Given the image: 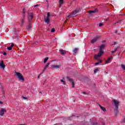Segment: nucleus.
<instances>
[{"label": "nucleus", "instance_id": "obj_16", "mask_svg": "<svg viewBox=\"0 0 125 125\" xmlns=\"http://www.w3.org/2000/svg\"><path fill=\"white\" fill-rule=\"evenodd\" d=\"M59 51L62 55H64V54H66V51L64 50H59Z\"/></svg>", "mask_w": 125, "mask_h": 125}, {"label": "nucleus", "instance_id": "obj_26", "mask_svg": "<svg viewBox=\"0 0 125 125\" xmlns=\"http://www.w3.org/2000/svg\"><path fill=\"white\" fill-rule=\"evenodd\" d=\"M122 21H117V22H115L113 24L112 26H115V25H116V24H117V23H120V22Z\"/></svg>", "mask_w": 125, "mask_h": 125}, {"label": "nucleus", "instance_id": "obj_3", "mask_svg": "<svg viewBox=\"0 0 125 125\" xmlns=\"http://www.w3.org/2000/svg\"><path fill=\"white\" fill-rule=\"evenodd\" d=\"M79 11H80V9H76L75 11H73L71 14L69 15L68 16V18H71V17H74L75 15L78 14Z\"/></svg>", "mask_w": 125, "mask_h": 125}, {"label": "nucleus", "instance_id": "obj_1", "mask_svg": "<svg viewBox=\"0 0 125 125\" xmlns=\"http://www.w3.org/2000/svg\"><path fill=\"white\" fill-rule=\"evenodd\" d=\"M113 106H115V113L117 115L118 113H119V104H120V103L119 101H116L115 100H113Z\"/></svg>", "mask_w": 125, "mask_h": 125}, {"label": "nucleus", "instance_id": "obj_20", "mask_svg": "<svg viewBox=\"0 0 125 125\" xmlns=\"http://www.w3.org/2000/svg\"><path fill=\"white\" fill-rule=\"evenodd\" d=\"M49 64H50V63H47L46 64V65H45L44 68V70H43V72H44V71L45 70V69L48 67V65H49Z\"/></svg>", "mask_w": 125, "mask_h": 125}, {"label": "nucleus", "instance_id": "obj_17", "mask_svg": "<svg viewBox=\"0 0 125 125\" xmlns=\"http://www.w3.org/2000/svg\"><path fill=\"white\" fill-rule=\"evenodd\" d=\"M104 47L105 44H102L100 47V50H104Z\"/></svg>", "mask_w": 125, "mask_h": 125}, {"label": "nucleus", "instance_id": "obj_41", "mask_svg": "<svg viewBox=\"0 0 125 125\" xmlns=\"http://www.w3.org/2000/svg\"><path fill=\"white\" fill-rule=\"evenodd\" d=\"M105 21H108V20L106 19V20H105Z\"/></svg>", "mask_w": 125, "mask_h": 125}, {"label": "nucleus", "instance_id": "obj_15", "mask_svg": "<svg viewBox=\"0 0 125 125\" xmlns=\"http://www.w3.org/2000/svg\"><path fill=\"white\" fill-rule=\"evenodd\" d=\"M78 50H79V48H74V50H73V54L76 55V54H77V53L78 52Z\"/></svg>", "mask_w": 125, "mask_h": 125}, {"label": "nucleus", "instance_id": "obj_14", "mask_svg": "<svg viewBox=\"0 0 125 125\" xmlns=\"http://www.w3.org/2000/svg\"><path fill=\"white\" fill-rule=\"evenodd\" d=\"M97 11H98V10H97V9H95L94 10H91V11H89V14H92L93 13H95V12H97Z\"/></svg>", "mask_w": 125, "mask_h": 125}, {"label": "nucleus", "instance_id": "obj_40", "mask_svg": "<svg viewBox=\"0 0 125 125\" xmlns=\"http://www.w3.org/2000/svg\"><path fill=\"white\" fill-rule=\"evenodd\" d=\"M67 22V21H65L64 23H66Z\"/></svg>", "mask_w": 125, "mask_h": 125}, {"label": "nucleus", "instance_id": "obj_27", "mask_svg": "<svg viewBox=\"0 0 125 125\" xmlns=\"http://www.w3.org/2000/svg\"><path fill=\"white\" fill-rule=\"evenodd\" d=\"M121 67H122V69H123V70H125V65H124V64H121Z\"/></svg>", "mask_w": 125, "mask_h": 125}, {"label": "nucleus", "instance_id": "obj_32", "mask_svg": "<svg viewBox=\"0 0 125 125\" xmlns=\"http://www.w3.org/2000/svg\"><path fill=\"white\" fill-rule=\"evenodd\" d=\"M39 5H39V4L35 5L34 6V7H38V6H39Z\"/></svg>", "mask_w": 125, "mask_h": 125}, {"label": "nucleus", "instance_id": "obj_18", "mask_svg": "<svg viewBox=\"0 0 125 125\" xmlns=\"http://www.w3.org/2000/svg\"><path fill=\"white\" fill-rule=\"evenodd\" d=\"M99 105L100 106L101 109L102 110V111H104V112H106V108L102 106H101V105L99 104Z\"/></svg>", "mask_w": 125, "mask_h": 125}, {"label": "nucleus", "instance_id": "obj_28", "mask_svg": "<svg viewBox=\"0 0 125 125\" xmlns=\"http://www.w3.org/2000/svg\"><path fill=\"white\" fill-rule=\"evenodd\" d=\"M51 33H54L55 32V29L52 28L51 30Z\"/></svg>", "mask_w": 125, "mask_h": 125}, {"label": "nucleus", "instance_id": "obj_5", "mask_svg": "<svg viewBox=\"0 0 125 125\" xmlns=\"http://www.w3.org/2000/svg\"><path fill=\"white\" fill-rule=\"evenodd\" d=\"M26 12H25V8H23V11L22 12V18L21 20V26H23L24 25V19H25V13Z\"/></svg>", "mask_w": 125, "mask_h": 125}, {"label": "nucleus", "instance_id": "obj_33", "mask_svg": "<svg viewBox=\"0 0 125 125\" xmlns=\"http://www.w3.org/2000/svg\"><path fill=\"white\" fill-rule=\"evenodd\" d=\"M14 46V45L13 44V43H12L10 47L12 48Z\"/></svg>", "mask_w": 125, "mask_h": 125}, {"label": "nucleus", "instance_id": "obj_38", "mask_svg": "<svg viewBox=\"0 0 125 125\" xmlns=\"http://www.w3.org/2000/svg\"><path fill=\"white\" fill-rule=\"evenodd\" d=\"M114 33H118V30H116Z\"/></svg>", "mask_w": 125, "mask_h": 125}, {"label": "nucleus", "instance_id": "obj_39", "mask_svg": "<svg viewBox=\"0 0 125 125\" xmlns=\"http://www.w3.org/2000/svg\"><path fill=\"white\" fill-rule=\"evenodd\" d=\"M83 94H85V92H83Z\"/></svg>", "mask_w": 125, "mask_h": 125}, {"label": "nucleus", "instance_id": "obj_11", "mask_svg": "<svg viewBox=\"0 0 125 125\" xmlns=\"http://www.w3.org/2000/svg\"><path fill=\"white\" fill-rule=\"evenodd\" d=\"M0 67H1L3 70H4V68H5V64L3 63V61H2L1 62H0Z\"/></svg>", "mask_w": 125, "mask_h": 125}, {"label": "nucleus", "instance_id": "obj_42", "mask_svg": "<svg viewBox=\"0 0 125 125\" xmlns=\"http://www.w3.org/2000/svg\"><path fill=\"white\" fill-rule=\"evenodd\" d=\"M114 44H116V42H114Z\"/></svg>", "mask_w": 125, "mask_h": 125}, {"label": "nucleus", "instance_id": "obj_45", "mask_svg": "<svg viewBox=\"0 0 125 125\" xmlns=\"http://www.w3.org/2000/svg\"><path fill=\"white\" fill-rule=\"evenodd\" d=\"M104 42H105V41H104Z\"/></svg>", "mask_w": 125, "mask_h": 125}, {"label": "nucleus", "instance_id": "obj_13", "mask_svg": "<svg viewBox=\"0 0 125 125\" xmlns=\"http://www.w3.org/2000/svg\"><path fill=\"white\" fill-rule=\"evenodd\" d=\"M34 16V15L32 13H31L29 16H28V20L29 21H30V20H32V19H33V17Z\"/></svg>", "mask_w": 125, "mask_h": 125}, {"label": "nucleus", "instance_id": "obj_29", "mask_svg": "<svg viewBox=\"0 0 125 125\" xmlns=\"http://www.w3.org/2000/svg\"><path fill=\"white\" fill-rule=\"evenodd\" d=\"M116 51H117V48H115L114 51H112L111 52L112 54H113V53H115V52H116Z\"/></svg>", "mask_w": 125, "mask_h": 125}, {"label": "nucleus", "instance_id": "obj_4", "mask_svg": "<svg viewBox=\"0 0 125 125\" xmlns=\"http://www.w3.org/2000/svg\"><path fill=\"white\" fill-rule=\"evenodd\" d=\"M16 77H17L18 79L20 80V81H22V82H24V78L23 77V76L22 74L19 72H16Z\"/></svg>", "mask_w": 125, "mask_h": 125}, {"label": "nucleus", "instance_id": "obj_43", "mask_svg": "<svg viewBox=\"0 0 125 125\" xmlns=\"http://www.w3.org/2000/svg\"><path fill=\"white\" fill-rule=\"evenodd\" d=\"M38 78H40V75H39V76H38Z\"/></svg>", "mask_w": 125, "mask_h": 125}, {"label": "nucleus", "instance_id": "obj_2", "mask_svg": "<svg viewBox=\"0 0 125 125\" xmlns=\"http://www.w3.org/2000/svg\"><path fill=\"white\" fill-rule=\"evenodd\" d=\"M45 23H46V24H49L50 23V13L48 12L47 14V17L46 18H45Z\"/></svg>", "mask_w": 125, "mask_h": 125}, {"label": "nucleus", "instance_id": "obj_30", "mask_svg": "<svg viewBox=\"0 0 125 125\" xmlns=\"http://www.w3.org/2000/svg\"><path fill=\"white\" fill-rule=\"evenodd\" d=\"M7 49H8V50H12V48L10 46H9V47H7Z\"/></svg>", "mask_w": 125, "mask_h": 125}, {"label": "nucleus", "instance_id": "obj_35", "mask_svg": "<svg viewBox=\"0 0 125 125\" xmlns=\"http://www.w3.org/2000/svg\"><path fill=\"white\" fill-rule=\"evenodd\" d=\"M22 98H23V99H27V98L25 97H22Z\"/></svg>", "mask_w": 125, "mask_h": 125}, {"label": "nucleus", "instance_id": "obj_31", "mask_svg": "<svg viewBox=\"0 0 125 125\" xmlns=\"http://www.w3.org/2000/svg\"><path fill=\"white\" fill-rule=\"evenodd\" d=\"M99 26V27H102V26H103V23H100Z\"/></svg>", "mask_w": 125, "mask_h": 125}, {"label": "nucleus", "instance_id": "obj_37", "mask_svg": "<svg viewBox=\"0 0 125 125\" xmlns=\"http://www.w3.org/2000/svg\"><path fill=\"white\" fill-rule=\"evenodd\" d=\"M123 123H125V118H124V121L123 122Z\"/></svg>", "mask_w": 125, "mask_h": 125}, {"label": "nucleus", "instance_id": "obj_34", "mask_svg": "<svg viewBox=\"0 0 125 125\" xmlns=\"http://www.w3.org/2000/svg\"><path fill=\"white\" fill-rule=\"evenodd\" d=\"M3 55H7V53H6V52H4L3 53Z\"/></svg>", "mask_w": 125, "mask_h": 125}, {"label": "nucleus", "instance_id": "obj_12", "mask_svg": "<svg viewBox=\"0 0 125 125\" xmlns=\"http://www.w3.org/2000/svg\"><path fill=\"white\" fill-rule=\"evenodd\" d=\"M52 68H55V69H59V68H60L61 67V65L60 64H58V65H52Z\"/></svg>", "mask_w": 125, "mask_h": 125}, {"label": "nucleus", "instance_id": "obj_7", "mask_svg": "<svg viewBox=\"0 0 125 125\" xmlns=\"http://www.w3.org/2000/svg\"><path fill=\"white\" fill-rule=\"evenodd\" d=\"M104 52L102 50H100L98 55L95 56L94 59L97 60L98 57H101Z\"/></svg>", "mask_w": 125, "mask_h": 125}, {"label": "nucleus", "instance_id": "obj_6", "mask_svg": "<svg viewBox=\"0 0 125 125\" xmlns=\"http://www.w3.org/2000/svg\"><path fill=\"white\" fill-rule=\"evenodd\" d=\"M100 38V36L99 35H97L91 40V43H94V42H98Z\"/></svg>", "mask_w": 125, "mask_h": 125}, {"label": "nucleus", "instance_id": "obj_21", "mask_svg": "<svg viewBox=\"0 0 125 125\" xmlns=\"http://www.w3.org/2000/svg\"><path fill=\"white\" fill-rule=\"evenodd\" d=\"M101 63H102V61L101 60H100L99 61V62H96L95 63V65H98V64H101Z\"/></svg>", "mask_w": 125, "mask_h": 125}, {"label": "nucleus", "instance_id": "obj_44", "mask_svg": "<svg viewBox=\"0 0 125 125\" xmlns=\"http://www.w3.org/2000/svg\"><path fill=\"white\" fill-rule=\"evenodd\" d=\"M59 7H61V6H59Z\"/></svg>", "mask_w": 125, "mask_h": 125}, {"label": "nucleus", "instance_id": "obj_19", "mask_svg": "<svg viewBox=\"0 0 125 125\" xmlns=\"http://www.w3.org/2000/svg\"><path fill=\"white\" fill-rule=\"evenodd\" d=\"M32 28V23H29L27 27H26L27 30H30Z\"/></svg>", "mask_w": 125, "mask_h": 125}, {"label": "nucleus", "instance_id": "obj_36", "mask_svg": "<svg viewBox=\"0 0 125 125\" xmlns=\"http://www.w3.org/2000/svg\"><path fill=\"white\" fill-rule=\"evenodd\" d=\"M0 104H3V103H2L1 101H0Z\"/></svg>", "mask_w": 125, "mask_h": 125}, {"label": "nucleus", "instance_id": "obj_23", "mask_svg": "<svg viewBox=\"0 0 125 125\" xmlns=\"http://www.w3.org/2000/svg\"><path fill=\"white\" fill-rule=\"evenodd\" d=\"M47 60H48V57H46L44 59V64H45V63H46V61H47Z\"/></svg>", "mask_w": 125, "mask_h": 125}, {"label": "nucleus", "instance_id": "obj_9", "mask_svg": "<svg viewBox=\"0 0 125 125\" xmlns=\"http://www.w3.org/2000/svg\"><path fill=\"white\" fill-rule=\"evenodd\" d=\"M4 112H6V110L5 108H1L0 111V115L2 117L4 115Z\"/></svg>", "mask_w": 125, "mask_h": 125}, {"label": "nucleus", "instance_id": "obj_22", "mask_svg": "<svg viewBox=\"0 0 125 125\" xmlns=\"http://www.w3.org/2000/svg\"><path fill=\"white\" fill-rule=\"evenodd\" d=\"M64 2L63 0H59V3L60 4H63V3Z\"/></svg>", "mask_w": 125, "mask_h": 125}, {"label": "nucleus", "instance_id": "obj_8", "mask_svg": "<svg viewBox=\"0 0 125 125\" xmlns=\"http://www.w3.org/2000/svg\"><path fill=\"white\" fill-rule=\"evenodd\" d=\"M67 79L69 81V82H70V83H72V87H74L75 84L74 83V80H73V79L72 78H70L69 77H67Z\"/></svg>", "mask_w": 125, "mask_h": 125}, {"label": "nucleus", "instance_id": "obj_10", "mask_svg": "<svg viewBox=\"0 0 125 125\" xmlns=\"http://www.w3.org/2000/svg\"><path fill=\"white\" fill-rule=\"evenodd\" d=\"M113 60V57H109L106 61H105V64H109L110 62Z\"/></svg>", "mask_w": 125, "mask_h": 125}, {"label": "nucleus", "instance_id": "obj_25", "mask_svg": "<svg viewBox=\"0 0 125 125\" xmlns=\"http://www.w3.org/2000/svg\"><path fill=\"white\" fill-rule=\"evenodd\" d=\"M99 71V69L97 68L94 70V74H95L96 73H97V71Z\"/></svg>", "mask_w": 125, "mask_h": 125}, {"label": "nucleus", "instance_id": "obj_46", "mask_svg": "<svg viewBox=\"0 0 125 125\" xmlns=\"http://www.w3.org/2000/svg\"><path fill=\"white\" fill-rule=\"evenodd\" d=\"M46 1H47V0H46Z\"/></svg>", "mask_w": 125, "mask_h": 125}, {"label": "nucleus", "instance_id": "obj_24", "mask_svg": "<svg viewBox=\"0 0 125 125\" xmlns=\"http://www.w3.org/2000/svg\"><path fill=\"white\" fill-rule=\"evenodd\" d=\"M61 82L63 83V84H66V82L63 79H61Z\"/></svg>", "mask_w": 125, "mask_h": 125}]
</instances>
